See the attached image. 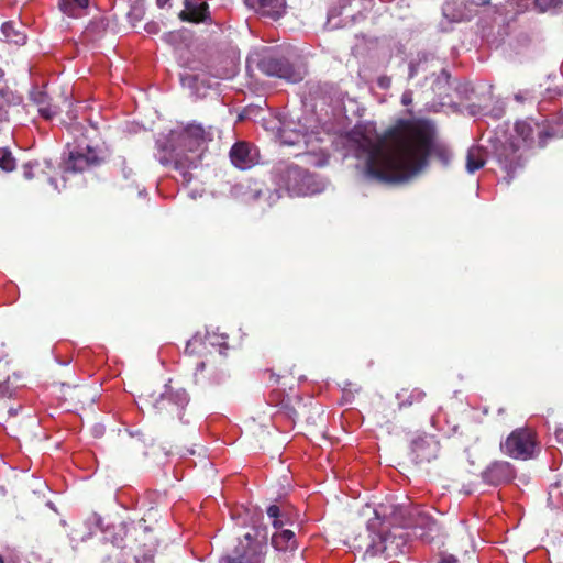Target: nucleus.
I'll use <instances>...</instances> for the list:
<instances>
[{
    "instance_id": "nucleus-22",
    "label": "nucleus",
    "mask_w": 563,
    "mask_h": 563,
    "mask_svg": "<svg viewBox=\"0 0 563 563\" xmlns=\"http://www.w3.org/2000/svg\"><path fill=\"white\" fill-rule=\"evenodd\" d=\"M88 5L89 0H59L60 11L71 18L81 16Z\"/></svg>"
},
{
    "instance_id": "nucleus-40",
    "label": "nucleus",
    "mask_w": 563,
    "mask_h": 563,
    "mask_svg": "<svg viewBox=\"0 0 563 563\" xmlns=\"http://www.w3.org/2000/svg\"><path fill=\"white\" fill-rule=\"evenodd\" d=\"M279 194L276 191V192H272L269 195V199L272 200V202H275L278 198H279Z\"/></svg>"
},
{
    "instance_id": "nucleus-38",
    "label": "nucleus",
    "mask_w": 563,
    "mask_h": 563,
    "mask_svg": "<svg viewBox=\"0 0 563 563\" xmlns=\"http://www.w3.org/2000/svg\"><path fill=\"white\" fill-rule=\"evenodd\" d=\"M254 191V195H253V199H257L261 195V188H258L257 184H255V188L253 189Z\"/></svg>"
},
{
    "instance_id": "nucleus-10",
    "label": "nucleus",
    "mask_w": 563,
    "mask_h": 563,
    "mask_svg": "<svg viewBox=\"0 0 563 563\" xmlns=\"http://www.w3.org/2000/svg\"><path fill=\"white\" fill-rule=\"evenodd\" d=\"M262 18L278 20L286 12V0H244Z\"/></svg>"
},
{
    "instance_id": "nucleus-18",
    "label": "nucleus",
    "mask_w": 563,
    "mask_h": 563,
    "mask_svg": "<svg viewBox=\"0 0 563 563\" xmlns=\"http://www.w3.org/2000/svg\"><path fill=\"white\" fill-rule=\"evenodd\" d=\"M184 5L185 9L179 13L180 20L197 23L206 19L207 3L197 4L194 0H185Z\"/></svg>"
},
{
    "instance_id": "nucleus-35",
    "label": "nucleus",
    "mask_w": 563,
    "mask_h": 563,
    "mask_svg": "<svg viewBox=\"0 0 563 563\" xmlns=\"http://www.w3.org/2000/svg\"><path fill=\"white\" fill-rule=\"evenodd\" d=\"M378 84L382 88H388L389 85H390V79L389 78H386V77H383L378 80Z\"/></svg>"
},
{
    "instance_id": "nucleus-15",
    "label": "nucleus",
    "mask_w": 563,
    "mask_h": 563,
    "mask_svg": "<svg viewBox=\"0 0 563 563\" xmlns=\"http://www.w3.org/2000/svg\"><path fill=\"white\" fill-rule=\"evenodd\" d=\"M208 345L213 347L219 346L220 349L227 347V335L217 332H207L206 335L202 336L197 333L187 342L186 352L188 354L199 353L201 346L207 349Z\"/></svg>"
},
{
    "instance_id": "nucleus-34",
    "label": "nucleus",
    "mask_w": 563,
    "mask_h": 563,
    "mask_svg": "<svg viewBox=\"0 0 563 563\" xmlns=\"http://www.w3.org/2000/svg\"><path fill=\"white\" fill-rule=\"evenodd\" d=\"M554 435L556 441L563 444V428H556L554 431Z\"/></svg>"
},
{
    "instance_id": "nucleus-31",
    "label": "nucleus",
    "mask_w": 563,
    "mask_h": 563,
    "mask_svg": "<svg viewBox=\"0 0 563 563\" xmlns=\"http://www.w3.org/2000/svg\"><path fill=\"white\" fill-rule=\"evenodd\" d=\"M401 102L404 106H409L412 102V92L407 90L401 96Z\"/></svg>"
},
{
    "instance_id": "nucleus-21",
    "label": "nucleus",
    "mask_w": 563,
    "mask_h": 563,
    "mask_svg": "<svg viewBox=\"0 0 563 563\" xmlns=\"http://www.w3.org/2000/svg\"><path fill=\"white\" fill-rule=\"evenodd\" d=\"M486 161V153L481 146H472L467 151L466 156V170L470 174L475 173L479 168H482Z\"/></svg>"
},
{
    "instance_id": "nucleus-28",
    "label": "nucleus",
    "mask_w": 563,
    "mask_h": 563,
    "mask_svg": "<svg viewBox=\"0 0 563 563\" xmlns=\"http://www.w3.org/2000/svg\"><path fill=\"white\" fill-rule=\"evenodd\" d=\"M280 141L283 144H286V145H297V144H300L301 142L307 144L305 134L296 133L295 137H291L290 135H288V133L285 130H283L280 132Z\"/></svg>"
},
{
    "instance_id": "nucleus-25",
    "label": "nucleus",
    "mask_w": 563,
    "mask_h": 563,
    "mask_svg": "<svg viewBox=\"0 0 563 563\" xmlns=\"http://www.w3.org/2000/svg\"><path fill=\"white\" fill-rule=\"evenodd\" d=\"M2 33L9 41L14 42L15 44L25 43V35L21 33H15L13 30V24L10 22H5L2 24Z\"/></svg>"
},
{
    "instance_id": "nucleus-17",
    "label": "nucleus",
    "mask_w": 563,
    "mask_h": 563,
    "mask_svg": "<svg viewBox=\"0 0 563 563\" xmlns=\"http://www.w3.org/2000/svg\"><path fill=\"white\" fill-rule=\"evenodd\" d=\"M325 188V181L321 178L316 177L311 174H306L301 183L292 185V195L296 196H308L323 191Z\"/></svg>"
},
{
    "instance_id": "nucleus-16",
    "label": "nucleus",
    "mask_w": 563,
    "mask_h": 563,
    "mask_svg": "<svg viewBox=\"0 0 563 563\" xmlns=\"http://www.w3.org/2000/svg\"><path fill=\"white\" fill-rule=\"evenodd\" d=\"M307 172L292 165H283L277 168V184L292 195V185L301 183Z\"/></svg>"
},
{
    "instance_id": "nucleus-6",
    "label": "nucleus",
    "mask_w": 563,
    "mask_h": 563,
    "mask_svg": "<svg viewBox=\"0 0 563 563\" xmlns=\"http://www.w3.org/2000/svg\"><path fill=\"white\" fill-rule=\"evenodd\" d=\"M536 446L534 433L529 429L512 431L501 444V449L507 455L521 460L532 457Z\"/></svg>"
},
{
    "instance_id": "nucleus-39",
    "label": "nucleus",
    "mask_w": 563,
    "mask_h": 563,
    "mask_svg": "<svg viewBox=\"0 0 563 563\" xmlns=\"http://www.w3.org/2000/svg\"><path fill=\"white\" fill-rule=\"evenodd\" d=\"M488 2H489V0H472V3H474L476 5H483V4H486Z\"/></svg>"
},
{
    "instance_id": "nucleus-13",
    "label": "nucleus",
    "mask_w": 563,
    "mask_h": 563,
    "mask_svg": "<svg viewBox=\"0 0 563 563\" xmlns=\"http://www.w3.org/2000/svg\"><path fill=\"white\" fill-rule=\"evenodd\" d=\"M482 477L489 485H500L514 477V470L510 463L497 461L492 463L483 473Z\"/></svg>"
},
{
    "instance_id": "nucleus-24",
    "label": "nucleus",
    "mask_w": 563,
    "mask_h": 563,
    "mask_svg": "<svg viewBox=\"0 0 563 563\" xmlns=\"http://www.w3.org/2000/svg\"><path fill=\"white\" fill-rule=\"evenodd\" d=\"M563 3V0H533V9L538 13H547L555 10Z\"/></svg>"
},
{
    "instance_id": "nucleus-26",
    "label": "nucleus",
    "mask_w": 563,
    "mask_h": 563,
    "mask_svg": "<svg viewBox=\"0 0 563 563\" xmlns=\"http://www.w3.org/2000/svg\"><path fill=\"white\" fill-rule=\"evenodd\" d=\"M15 166L14 158L10 151L0 148V167L4 170H12Z\"/></svg>"
},
{
    "instance_id": "nucleus-3",
    "label": "nucleus",
    "mask_w": 563,
    "mask_h": 563,
    "mask_svg": "<svg viewBox=\"0 0 563 563\" xmlns=\"http://www.w3.org/2000/svg\"><path fill=\"white\" fill-rule=\"evenodd\" d=\"M213 136L214 131L211 126L203 128L201 124H188L179 131H172L168 145H159L157 158L162 165H173L178 170L196 167L207 144L213 140ZM183 176L186 181L190 179L187 172H184Z\"/></svg>"
},
{
    "instance_id": "nucleus-12",
    "label": "nucleus",
    "mask_w": 563,
    "mask_h": 563,
    "mask_svg": "<svg viewBox=\"0 0 563 563\" xmlns=\"http://www.w3.org/2000/svg\"><path fill=\"white\" fill-rule=\"evenodd\" d=\"M21 386V376L11 368L10 362L0 358V397H12Z\"/></svg>"
},
{
    "instance_id": "nucleus-9",
    "label": "nucleus",
    "mask_w": 563,
    "mask_h": 563,
    "mask_svg": "<svg viewBox=\"0 0 563 563\" xmlns=\"http://www.w3.org/2000/svg\"><path fill=\"white\" fill-rule=\"evenodd\" d=\"M519 151L520 146L514 142L496 148V158L509 177L518 167L522 166V155Z\"/></svg>"
},
{
    "instance_id": "nucleus-44",
    "label": "nucleus",
    "mask_w": 563,
    "mask_h": 563,
    "mask_svg": "<svg viewBox=\"0 0 563 563\" xmlns=\"http://www.w3.org/2000/svg\"><path fill=\"white\" fill-rule=\"evenodd\" d=\"M0 563H5L1 555H0Z\"/></svg>"
},
{
    "instance_id": "nucleus-2",
    "label": "nucleus",
    "mask_w": 563,
    "mask_h": 563,
    "mask_svg": "<svg viewBox=\"0 0 563 563\" xmlns=\"http://www.w3.org/2000/svg\"><path fill=\"white\" fill-rule=\"evenodd\" d=\"M375 517L367 522L371 543L365 555L376 556L386 553L387 556L402 552L408 534L404 529H413L421 538L434 531V520L421 508L411 504H382L373 509Z\"/></svg>"
},
{
    "instance_id": "nucleus-4",
    "label": "nucleus",
    "mask_w": 563,
    "mask_h": 563,
    "mask_svg": "<svg viewBox=\"0 0 563 563\" xmlns=\"http://www.w3.org/2000/svg\"><path fill=\"white\" fill-rule=\"evenodd\" d=\"M267 531L255 527L239 539L231 554L221 559V563H265Z\"/></svg>"
},
{
    "instance_id": "nucleus-37",
    "label": "nucleus",
    "mask_w": 563,
    "mask_h": 563,
    "mask_svg": "<svg viewBox=\"0 0 563 563\" xmlns=\"http://www.w3.org/2000/svg\"><path fill=\"white\" fill-rule=\"evenodd\" d=\"M169 0H156L157 7L163 9L168 4Z\"/></svg>"
},
{
    "instance_id": "nucleus-33",
    "label": "nucleus",
    "mask_w": 563,
    "mask_h": 563,
    "mask_svg": "<svg viewBox=\"0 0 563 563\" xmlns=\"http://www.w3.org/2000/svg\"><path fill=\"white\" fill-rule=\"evenodd\" d=\"M439 563H457V560L455 556L451 554H444L439 561Z\"/></svg>"
},
{
    "instance_id": "nucleus-1",
    "label": "nucleus",
    "mask_w": 563,
    "mask_h": 563,
    "mask_svg": "<svg viewBox=\"0 0 563 563\" xmlns=\"http://www.w3.org/2000/svg\"><path fill=\"white\" fill-rule=\"evenodd\" d=\"M355 156L364 162L366 175L383 183H405L419 175L434 153L444 164L451 152L434 143L432 126L420 120H401L385 136L373 122L355 125L347 135Z\"/></svg>"
},
{
    "instance_id": "nucleus-43",
    "label": "nucleus",
    "mask_w": 563,
    "mask_h": 563,
    "mask_svg": "<svg viewBox=\"0 0 563 563\" xmlns=\"http://www.w3.org/2000/svg\"><path fill=\"white\" fill-rule=\"evenodd\" d=\"M49 183L54 186L55 189L58 190V187L53 178H49Z\"/></svg>"
},
{
    "instance_id": "nucleus-29",
    "label": "nucleus",
    "mask_w": 563,
    "mask_h": 563,
    "mask_svg": "<svg viewBox=\"0 0 563 563\" xmlns=\"http://www.w3.org/2000/svg\"><path fill=\"white\" fill-rule=\"evenodd\" d=\"M424 397V391L420 390V389H413L410 394V400H409V405L416 402V401H420L422 400Z\"/></svg>"
},
{
    "instance_id": "nucleus-41",
    "label": "nucleus",
    "mask_w": 563,
    "mask_h": 563,
    "mask_svg": "<svg viewBox=\"0 0 563 563\" xmlns=\"http://www.w3.org/2000/svg\"><path fill=\"white\" fill-rule=\"evenodd\" d=\"M416 73H417L416 67L413 65H410L409 77L412 78L416 75Z\"/></svg>"
},
{
    "instance_id": "nucleus-27",
    "label": "nucleus",
    "mask_w": 563,
    "mask_h": 563,
    "mask_svg": "<svg viewBox=\"0 0 563 563\" xmlns=\"http://www.w3.org/2000/svg\"><path fill=\"white\" fill-rule=\"evenodd\" d=\"M267 515L272 519V523H273L274 528L280 529L284 527L285 522L282 519L280 509L278 506L271 505L267 508Z\"/></svg>"
},
{
    "instance_id": "nucleus-45",
    "label": "nucleus",
    "mask_w": 563,
    "mask_h": 563,
    "mask_svg": "<svg viewBox=\"0 0 563 563\" xmlns=\"http://www.w3.org/2000/svg\"><path fill=\"white\" fill-rule=\"evenodd\" d=\"M7 563H15L13 560L9 559Z\"/></svg>"
},
{
    "instance_id": "nucleus-23",
    "label": "nucleus",
    "mask_w": 563,
    "mask_h": 563,
    "mask_svg": "<svg viewBox=\"0 0 563 563\" xmlns=\"http://www.w3.org/2000/svg\"><path fill=\"white\" fill-rule=\"evenodd\" d=\"M89 162L86 156L79 153H70L68 159L64 163V173L81 172L88 166Z\"/></svg>"
},
{
    "instance_id": "nucleus-30",
    "label": "nucleus",
    "mask_w": 563,
    "mask_h": 563,
    "mask_svg": "<svg viewBox=\"0 0 563 563\" xmlns=\"http://www.w3.org/2000/svg\"><path fill=\"white\" fill-rule=\"evenodd\" d=\"M33 167H34V164L32 163H27L23 166V175L26 179H32L33 178Z\"/></svg>"
},
{
    "instance_id": "nucleus-20",
    "label": "nucleus",
    "mask_w": 563,
    "mask_h": 563,
    "mask_svg": "<svg viewBox=\"0 0 563 563\" xmlns=\"http://www.w3.org/2000/svg\"><path fill=\"white\" fill-rule=\"evenodd\" d=\"M272 545L277 551H288L296 548L295 533L289 529H283L272 536Z\"/></svg>"
},
{
    "instance_id": "nucleus-11",
    "label": "nucleus",
    "mask_w": 563,
    "mask_h": 563,
    "mask_svg": "<svg viewBox=\"0 0 563 563\" xmlns=\"http://www.w3.org/2000/svg\"><path fill=\"white\" fill-rule=\"evenodd\" d=\"M232 164L240 169H249L258 161V153L255 147L245 142H238L230 151Z\"/></svg>"
},
{
    "instance_id": "nucleus-19",
    "label": "nucleus",
    "mask_w": 563,
    "mask_h": 563,
    "mask_svg": "<svg viewBox=\"0 0 563 563\" xmlns=\"http://www.w3.org/2000/svg\"><path fill=\"white\" fill-rule=\"evenodd\" d=\"M442 11L448 20L454 22L466 20L471 16V13L466 10L464 0H446Z\"/></svg>"
},
{
    "instance_id": "nucleus-14",
    "label": "nucleus",
    "mask_w": 563,
    "mask_h": 563,
    "mask_svg": "<svg viewBox=\"0 0 563 563\" xmlns=\"http://www.w3.org/2000/svg\"><path fill=\"white\" fill-rule=\"evenodd\" d=\"M534 130H537L539 135V146L543 147L545 145V137L548 136V133L541 129V126L534 122L533 120H525V121H518L515 124V133L516 137L520 139L522 143L526 146H532L534 143L533 140V133Z\"/></svg>"
},
{
    "instance_id": "nucleus-36",
    "label": "nucleus",
    "mask_w": 563,
    "mask_h": 563,
    "mask_svg": "<svg viewBox=\"0 0 563 563\" xmlns=\"http://www.w3.org/2000/svg\"><path fill=\"white\" fill-rule=\"evenodd\" d=\"M556 495H559V489L558 487H554L549 493V500L552 501Z\"/></svg>"
},
{
    "instance_id": "nucleus-5",
    "label": "nucleus",
    "mask_w": 563,
    "mask_h": 563,
    "mask_svg": "<svg viewBox=\"0 0 563 563\" xmlns=\"http://www.w3.org/2000/svg\"><path fill=\"white\" fill-rule=\"evenodd\" d=\"M249 66L256 67L267 76L285 79L289 82L302 80L305 73L269 48L253 51L247 57Z\"/></svg>"
},
{
    "instance_id": "nucleus-8",
    "label": "nucleus",
    "mask_w": 563,
    "mask_h": 563,
    "mask_svg": "<svg viewBox=\"0 0 563 563\" xmlns=\"http://www.w3.org/2000/svg\"><path fill=\"white\" fill-rule=\"evenodd\" d=\"M440 444L432 435L418 437L411 442V454L416 463L431 462L437 459Z\"/></svg>"
},
{
    "instance_id": "nucleus-32",
    "label": "nucleus",
    "mask_w": 563,
    "mask_h": 563,
    "mask_svg": "<svg viewBox=\"0 0 563 563\" xmlns=\"http://www.w3.org/2000/svg\"><path fill=\"white\" fill-rule=\"evenodd\" d=\"M40 113L46 118V119H51L53 115H55V110H53L52 108L47 107V108H40Z\"/></svg>"
},
{
    "instance_id": "nucleus-42",
    "label": "nucleus",
    "mask_w": 563,
    "mask_h": 563,
    "mask_svg": "<svg viewBox=\"0 0 563 563\" xmlns=\"http://www.w3.org/2000/svg\"><path fill=\"white\" fill-rule=\"evenodd\" d=\"M203 368H205V362H200V363H198V364H197V368H196V371H197V372H198V371H202Z\"/></svg>"
},
{
    "instance_id": "nucleus-7",
    "label": "nucleus",
    "mask_w": 563,
    "mask_h": 563,
    "mask_svg": "<svg viewBox=\"0 0 563 563\" xmlns=\"http://www.w3.org/2000/svg\"><path fill=\"white\" fill-rule=\"evenodd\" d=\"M188 395L185 389L173 390L170 387H166V390L155 401L154 408L159 412L167 411L179 416L180 411L188 404Z\"/></svg>"
}]
</instances>
